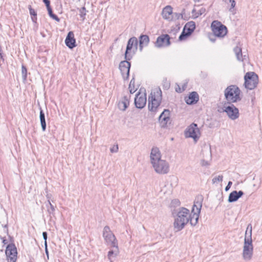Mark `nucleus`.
Instances as JSON below:
<instances>
[{
  "mask_svg": "<svg viewBox=\"0 0 262 262\" xmlns=\"http://www.w3.org/2000/svg\"><path fill=\"white\" fill-rule=\"evenodd\" d=\"M162 99V91L160 88L153 89L148 97V109L155 112L161 102Z\"/></svg>",
  "mask_w": 262,
  "mask_h": 262,
  "instance_id": "obj_1",
  "label": "nucleus"
},
{
  "mask_svg": "<svg viewBox=\"0 0 262 262\" xmlns=\"http://www.w3.org/2000/svg\"><path fill=\"white\" fill-rule=\"evenodd\" d=\"M192 214L190 215L189 210L186 208H183L178 212V216L175 220L174 227L177 231L182 229L184 226L190 221Z\"/></svg>",
  "mask_w": 262,
  "mask_h": 262,
  "instance_id": "obj_2",
  "label": "nucleus"
},
{
  "mask_svg": "<svg viewBox=\"0 0 262 262\" xmlns=\"http://www.w3.org/2000/svg\"><path fill=\"white\" fill-rule=\"evenodd\" d=\"M241 91L235 85H230L225 91V96L226 100L229 102H235L241 99Z\"/></svg>",
  "mask_w": 262,
  "mask_h": 262,
  "instance_id": "obj_3",
  "label": "nucleus"
},
{
  "mask_svg": "<svg viewBox=\"0 0 262 262\" xmlns=\"http://www.w3.org/2000/svg\"><path fill=\"white\" fill-rule=\"evenodd\" d=\"M244 86L248 90H252L256 88L258 84V75L253 72H249L244 76Z\"/></svg>",
  "mask_w": 262,
  "mask_h": 262,
  "instance_id": "obj_4",
  "label": "nucleus"
},
{
  "mask_svg": "<svg viewBox=\"0 0 262 262\" xmlns=\"http://www.w3.org/2000/svg\"><path fill=\"white\" fill-rule=\"evenodd\" d=\"M211 28L213 34L218 37H224L228 32L227 27L218 20L212 21Z\"/></svg>",
  "mask_w": 262,
  "mask_h": 262,
  "instance_id": "obj_5",
  "label": "nucleus"
},
{
  "mask_svg": "<svg viewBox=\"0 0 262 262\" xmlns=\"http://www.w3.org/2000/svg\"><path fill=\"white\" fill-rule=\"evenodd\" d=\"M195 28V23L190 21L185 24L183 31L179 37L180 41L186 40L192 33Z\"/></svg>",
  "mask_w": 262,
  "mask_h": 262,
  "instance_id": "obj_6",
  "label": "nucleus"
},
{
  "mask_svg": "<svg viewBox=\"0 0 262 262\" xmlns=\"http://www.w3.org/2000/svg\"><path fill=\"white\" fill-rule=\"evenodd\" d=\"M151 164L155 170L158 173L165 174L169 171V165L164 160L161 159Z\"/></svg>",
  "mask_w": 262,
  "mask_h": 262,
  "instance_id": "obj_7",
  "label": "nucleus"
},
{
  "mask_svg": "<svg viewBox=\"0 0 262 262\" xmlns=\"http://www.w3.org/2000/svg\"><path fill=\"white\" fill-rule=\"evenodd\" d=\"M103 236L106 242L110 244L112 247L117 249V241L109 227L105 226L104 228Z\"/></svg>",
  "mask_w": 262,
  "mask_h": 262,
  "instance_id": "obj_8",
  "label": "nucleus"
},
{
  "mask_svg": "<svg viewBox=\"0 0 262 262\" xmlns=\"http://www.w3.org/2000/svg\"><path fill=\"white\" fill-rule=\"evenodd\" d=\"M8 262H16L17 258V249L14 244H9L5 251Z\"/></svg>",
  "mask_w": 262,
  "mask_h": 262,
  "instance_id": "obj_9",
  "label": "nucleus"
},
{
  "mask_svg": "<svg viewBox=\"0 0 262 262\" xmlns=\"http://www.w3.org/2000/svg\"><path fill=\"white\" fill-rule=\"evenodd\" d=\"M202 207V199L195 201L192 209V217L190 219V224L195 225L199 216V214Z\"/></svg>",
  "mask_w": 262,
  "mask_h": 262,
  "instance_id": "obj_10",
  "label": "nucleus"
},
{
  "mask_svg": "<svg viewBox=\"0 0 262 262\" xmlns=\"http://www.w3.org/2000/svg\"><path fill=\"white\" fill-rule=\"evenodd\" d=\"M146 94L145 90L140 89L135 98V104L137 107L142 108L146 103Z\"/></svg>",
  "mask_w": 262,
  "mask_h": 262,
  "instance_id": "obj_11",
  "label": "nucleus"
},
{
  "mask_svg": "<svg viewBox=\"0 0 262 262\" xmlns=\"http://www.w3.org/2000/svg\"><path fill=\"white\" fill-rule=\"evenodd\" d=\"M137 43L138 41L136 37H132L128 40L125 53V58L126 60H130L134 53V52L133 51V47L135 46L136 48H137Z\"/></svg>",
  "mask_w": 262,
  "mask_h": 262,
  "instance_id": "obj_12",
  "label": "nucleus"
},
{
  "mask_svg": "<svg viewBox=\"0 0 262 262\" xmlns=\"http://www.w3.org/2000/svg\"><path fill=\"white\" fill-rule=\"evenodd\" d=\"M253 247L251 240L245 239L243 250V257L245 259H249L252 255Z\"/></svg>",
  "mask_w": 262,
  "mask_h": 262,
  "instance_id": "obj_13",
  "label": "nucleus"
},
{
  "mask_svg": "<svg viewBox=\"0 0 262 262\" xmlns=\"http://www.w3.org/2000/svg\"><path fill=\"white\" fill-rule=\"evenodd\" d=\"M130 63L127 61H122L119 65V69L123 77L126 79L128 77Z\"/></svg>",
  "mask_w": 262,
  "mask_h": 262,
  "instance_id": "obj_14",
  "label": "nucleus"
},
{
  "mask_svg": "<svg viewBox=\"0 0 262 262\" xmlns=\"http://www.w3.org/2000/svg\"><path fill=\"white\" fill-rule=\"evenodd\" d=\"M170 37L168 34H162L157 39L156 46L158 47L168 46L170 45Z\"/></svg>",
  "mask_w": 262,
  "mask_h": 262,
  "instance_id": "obj_15",
  "label": "nucleus"
},
{
  "mask_svg": "<svg viewBox=\"0 0 262 262\" xmlns=\"http://www.w3.org/2000/svg\"><path fill=\"white\" fill-rule=\"evenodd\" d=\"M225 112L227 113L228 117L232 120L237 119L239 116L238 110L233 105L228 106L226 107Z\"/></svg>",
  "mask_w": 262,
  "mask_h": 262,
  "instance_id": "obj_16",
  "label": "nucleus"
},
{
  "mask_svg": "<svg viewBox=\"0 0 262 262\" xmlns=\"http://www.w3.org/2000/svg\"><path fill=\"white\" fill-rule=\"evenodd\" d=\"M170 111L168 110H165L159 117V122L161 125L165 127L170 122Z\"/></svg>",
  "mask_w": 262,
  "mask_h": 262,
  "instance_id": "obj_17",
  "label": "nucleus"
},
{
  "mask_svg": "<svg viewBox=\"0 0 262 262\" xmlns=\"http://www.w3.org/2000/svg\"><path fill=\"white\" fill-rule=\"evenodd\" d=\"M65 43L67 46L70 49H73L76 46L74 34L72 31H70L68 33L65 39Z\"/></svg>",
  "mask_w": 262,
  "mask_h": 262,
  "instance_id": "obj_18",
  "label": "nucleus"
},
{
  "mask_svg": "<svg viewBox=\"0 0 262 262\" xmlns=\"http://www.w3.org/2000/svg\"><path fill=\"white\" fill-rule=\"evenodd\" d=\"M150 158L151 163L162 159L161 152L158 147H154L152 148Z\"/></svg>",
  "mask_w": 262,
  "mask_h": 262,
  "instance_id": "obj_19",
  "label": "nucleus"
},
{
  "mask_svg": "<svg viewBox=\"0 0 262 262\" xmlns=\"http://www.w3.org/2000/svg\"><path fill=\"white\" fill-rule=\"evenodd\" d=\"M162 15L165 19L172 20L173 18L172 8L170 6L164 7L162 12Z\"/></svg>",
  "mask_w": 262,
  "mask_h": 262,
  "instance_id": "obj_20",
  "label": "nucleus"
},
{
  "mask_svg": "<svg viewBox=\"0 0 262 262\" xmlns=\"http://www.w3.org/2000/svg\"><path fill=\"white\" fill-rule=\"evenodd\" d=\"M185 100L188 104L196 103L199 100V95L196 92H191L185 97Z\"/></svg>",
  "mask_w": 262,
  "mask_h": 262,
  "instance_id": "obj_21",
  "label": "nucleus"
},
{
  "mask_svg": "<svg viewBox=\"0 0 262 262\" xmlns=\"http://www.w3.org/2000/svg\"><path fill=\"white\" fill-rule=\"evenodd\" d=\"M130 96H125L119 101L118 106L120 110L125 111L129 104Z\"/></svg>",
  "mask_w": 262,
  "mask_h": 262,
  "instance_id": "obj_22",
  "label": "nucleus"
},
{
  "mask_svg": "<svg viewBox=\"0 0 262 262\" xmlns=\"http://www.w3.org/2000/svg\"><path fill=\"white\" fill-rule=\"evenodd\" d=\"M149 42V38L146 35H142L139 37V48L142 51L144 46H146Z\"/></svg>",
  "mask_w": 262,
  "mask_h": 262,
  "instance_id": "obj_23",
  "label": "nucleus"
},
{
  "mask_svg": "<svg viewBox=\"0 0 262 262\" xmlns=\"http://www.w3.org/2000/svg\"><path fill=\"white\" fill-rule=\"evenodd\" d=\"M243 194V192L242 191H239L237 192L236 191H234L230 193L228 198V201L229 202H235L238 200L241 196H242Z\"/></svg>",
  "mask_w": 262,
  "mask_h": 262,
  "instance_id": "obj_24",
  "label": "nucleus"
},
{
  "mask_svg": "<svg viewBox=\"0 0 262 262\" xmlns=\"http://www.w3.org/2000/svg\"><path fill=\"white\" fill-rule=\"evenodd\" d=\"M200 136V132H185L186 138H192L196 142Z\"/></svg>",
  "mask_w": 262,
  "mask_h": 262,
  "instance_id": "obj_25",
  "label": "nucleus"
},
{
  "mask_svg": "<svg viewBox=\"0 0 262 262\" xmlns=\"http://www.w3.org/2000/svg\"><path fill=\"white\" fill-rule=\"evenodd\" d=\"M187 87V83L177 84L175 86V90L178 93L184 92Z\"/></svg>",
  "mask_w": 262,
  "mask_h": 262,
  "instance_id": "obj_26",
  "label": "nucleus"
},
{
  "mask_svg": "<svg viewBox=\"0 0 262 262\" xmlns=\"http://www.w3.org/2000/svg\"><path fill=\"white\" fill-rule=\"evenodd\" d=\"M128 89L131 94L134 93L137 91V88L135 85V81L133 79L130 81Z\"/></svg>",
  "mask_w": 262,
  "mask_h": 262,
  "instance_id": "obj_27",
  "label": "nucleus"
},
{
  "mask_svg": "<svg viewBox=\"0 0 262 262\" xmlns=\"http://www.w3.org/2000/svg\"><path fill=\"white\" fill-rule=\"evenodd\" d=\"M40 122H41L42 129L43 130H45L46 124L45 115L42 110L40 111Z\"/></svg>",
  "mask_w": 262,
  "mask_h": 262,
  "instance_id": "obj_28",
  "label": "nucleus"
},
{
  "mask_svg": "<svg viewBox=\"0 0 262 262\" xmlns=\"http://www.w3.org/2000/svg\"><path fill=\"white\" fill-rule=\"evenodd\" d=\"M47 8L48 9L49 15L53 19L56 20L57 21H59V18L58 17V16L56 15H55V14L53 13L52 10V9L51 8L50 6H49L48 7H47Z\"/></svg>",
  "mask_w": 262,
  "mask_h": 262,
  "instance_id": "obj_29",
  "label": "nucleus"
},
{
  "mask_svg": "<svg viewBox=\"0 0 262 262\" xmlns=\"http://www.w3.org/2000/svg\"><path fill=\"white\" fill-rule=\"evenodd\" d=\"M234 52L236 55V57L238 60H242V49L238 47H236L234 49Z\"/></svg>",
  "mask_w": 262,
  "mask_h": 262,
  "instance_id": "obj_30",
  "label": "nucleus"
},
{
  "mask_svg": "<svg viewBox=\"0 0 262 262\" xmlns=\"http://www.w3.org/2000/svg\"><path fill=\"white\" fill-rule=\"evenodd\" d=\"M187 131H195L198 129L196 124L192 123L188 128Z\"/></svg>",
  "mask_w": 262,
  "mask_h": 262,
  "instance_id": "obj_31",
  "label": "nucleus"
},
{
  "mask_svg": "<svg viewBox=\"0 0 262 262\" xmlns=\"http://www.w3.org/2000/svg\"><path fill=\"white\" fill-rule=\"evenodd\" d=\"M223 177L222 176H219L216 177L212 179V182L213 183H215L222 182L223 181Z\"/></svg>",
  "mask_w": 262,
  "mask_h": 262,
  "instance_id": "obj_32",
  "label": "nucleus"
},
{
  "mask_svg": "<svg viewBox=\"0 0 262 262\" xmlns=\"http://www.w3.org/2000/svg\"><path fill=\"white\" fill-rule=\"evenodd\" d=\"M116 250H115L114 251L112 250V251H110L108 253V257L110 259H112V257H113V254L115 253V254H116L118 252V249L116 248Z\"/></svg>",
  "mask_w": 262,
  "mask_h": 262,
  "instance_id": "obj_33",
  "label": "nucleus"
},
{
  "mask_svg": "<svg viewBox=\"0 0 262 262\" xmlns=\"http://www.w3.org/2000/svg\"><path fill=\"white\" fill-rule=\"evenodd\" d=\"M118 150V145H114L111 148V151L112 152H117Z\"/></svg>",
  "mask_w": 262,
  "mask_h": 262,
  "instance_id": "obj_34",
  "label": "nucleus"
},
{
  "mask_svg": "<svg viewBox=\"0 0 262 262\" xmlns=\"http://www.w3.org/2000/svg\"><path fill=\"white\" fill-rule=\"evenodd\" d=\"M252 225L251 224L248 225L247 226V230L246 231V234H247L248 231H249L251 235V233H252Z\"/></svg>",
  "mask_w": 262,
  "mask_h": 262,
  "instance_id": "obj_35",
  "label": "nucleus"
},
{
  "mask_svg": "<svg viewBox=\"0 0 262 262\" xmlns=\"http://www.w3.org/2000/svg\"><path fill=\"white\" fill-rule=\"evenodd\" d=\"M42 235L43 237V239H45V245L47 246V233L46 232H43L42 233Z\"/></svg>",
  "mask_w": 262,
  "mask_h": 262,
  "instance_id": "obj_36",
  "label": "nucleus"
},
{
  "mask_svg": "<svg viewBox=\"0 0 262 262\" xmlns=\"http://www.w3.org/2000/svg\"><path fill=\"white\" fill-rule=\"evenodd\" d=\"M230 2L231 3V8H234L235 6L236 3L234 0H230Z\"/></svg>",
  "mask_w": 262,
  "mask_h": 262,
  "instance_id": "obj_37",
  "label": "nucleus"
},
{
  "mask_svg": "<svg viewBox=\"0 0 262 262\" xmlns=\"http://www.w3.org/2000/svg\"><path fill=\"white\" fill-rule=\"evenodd\" d=\"M42 1L46 4V7H48L49 6H50V0H42Z\"/></svg>",
  "mask_w": 262,
  "mask_h": 262,
  "instance_id": "obj_38",
  "label": "nucleus"
},
{
  "mask_svg": "<svg viewBox=\"0 0 262 262\" xmlns=\"http://www.w3.org/2000/svg\"><path fill=\"white\" fill-rule=\"evenodd\" d=\"M30 14L31 15H36V12H35V11L32 9V8H30Z\"/></svg>",
  "mask_w": 262,
  "mask_h": 262,
  "instance_id": "obj_39",
  "label": "nucleus"
},
{
  "mask_svg": "<svg viewBox=\"0 0 262 262\" xmlns=\"http://www.w3.org/2000/svg\"><path fill=\"white\" fill-rule=\"evenodd\" d=\"M232 183L231 182H229L228 185L226 187V190H228V189L230 187L231 185H232Z\"/></svg>",
  "mask_w": 262,
  "mask_h": 262,
  "instance_id": "obj_40",
  "label": "nucleus"
},
{
  "mask_svg": "<svg viewBox=\"0 0 262 262\" xmlns=\"http://www.w3.org/2000/svg\"><path fill=\"white\" fill-rule=\"evenodd\" d=\"M3 243L4 244H6V239H4L3 241Z\"/></svg>",
  "mask_w": 262,
  "mask_h": 262,
  "instance_id": "obj_41",
  "label": "nucleus"
},
{
  "mask_svg": "<svg viewBox=\"0 0 262 262\" xmlns=\"http://www.w3.org/2000/svg\"><path fill=\"white\" fill-rule=\"evenodd\" d=\"M169 85H170L169 83H168H168H167V85H166V86L168 88V87H169Z\"/></svg>",
  "mask_w": 262,
  "mask_h": 262,
  "instance_id": "obj_42",
  "label": "nucleus"
}]
</instances>
